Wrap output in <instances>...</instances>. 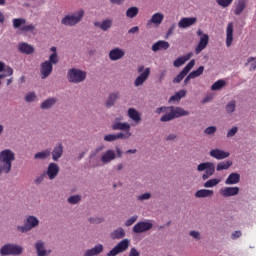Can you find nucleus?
Listing matches in <instances>:
<instances>
[{"instance_id": "obj_26", "label": "nucleus", "mask_w": 256, "mask_h": 256, "mask_svg": "<svg viewBox=\"0 0 256 256\" xmlns=\"http://www.w3.org/2000/svg\"><path fill=\"white\" fill-rule=\"evenodd\" d=\"M126 236V231L122 227H118L110 233V238L113 241H120Z\"/></svg>"}, {"instance_id": "obj_55", "label": "nucleus", "mask_w": 256, "mask_h": 256, "mask_svg": "<svg viewBox=\"0 0 256 256\" xmlns=\"http://www.w3.org/2000/svg\"><path fill=\"white\" fill-rule=\"evenodd\" d=\"M234 0H216L217 4L223 8L229 7Z\"/></svg>"}, {"instance_id": "obj_33", "label": "nucleus", "mask_w": 256, "mask_h": 256, "mask_svg": "<svg viewBox=\"0 0 256 256\" xmlns=\"http://www.w3.org/2000/svg\"><path fill=\"white\" fill-rule=\"evenodd\" d=\"M57 101L58 100L55 97H49L41 103L40 108L42 110H49L57 103Z\"/></svg>"}, {"instance_id": "obj_59", "label": "nucleus", "mask_w": 256, "mask_h": 256, "mask_svg": "<svg viewBox=\"0 0 256 256\" xmlns=\"http://www.w3.org/2000/svg\"><path fill=\"white\" fill-rule=\"evenodd\" d=\"M46 177L45 173L40 174L39 176H37L34 180L35 185H41V183H43L44 179Z\"/></svg>"}, {"instance_id": "obj_20", "label": "nucleus", "mask_w": 256, "mask_h": 256, "mask_svg": "<svg viewBox=\"0 0 256 256\" xmlns=\"http://www.w3.org/2000/svg\"><path fill=\"white\" fill-rule=\"evenodd\" d=\"M125 56V50L115 47L109 51L108 57L111 61L121 60Z\"/></svg>"}, {"instance_id": "obj_7", "label": "nucleus", "mask_w": 256, "mask_h": 256, "mask_svg": "<svg viewBox=\"0 0 256 256\" xmlns=\"http://www.w3.org/2000/svg\"><path fill=\"white\" fill-rule=\"evenodd\" d=\"M12 26L14 29H18L22 33H34L35 25L27 24V20L24 18H15L12 20Z\"/></svg>"}, {"instance_id": "obj_46", "label": "nucleus", "mask_w": 256, "mask_h": 256, "mask_svg": "<svg viewBox=\"0 0 256 256\" xmlns=\"http://www.w3.org/2000/svg\"><path fill=\"white\" fill-rule=\"evenodd\" d=\"M226 85V82L223 79H220L218 81H216L212 86H211V90L212 91H218L221 90L222 88H224Z\"/></svg>"}, {"instance_id": "obj_5", "label": "nucleus", "mask_w": 256, "mask_h": 256, "mask_svg": "<svg viewBox=\"0 0 256 256\" xmlns=\"http://www.w3.org/2000/svg\"><path fill=\"white\" fill-rule=\"evenodd\" d=\"M23 246L15 243H6L0 247L1 256H21L23 255Z\"/></svg>"}, {"instance_id": "obj_15", "label": "nucleus", "mask_w": 256, "mask_h": 256, "mask_svg": "<svg viewBox=\"0 0 256 256\" xmlns=\"http://www.w3.org/2000/svg\"><path fill=\"white\" fill-rule=\"evenodd\" d=\"M210 157L216 159L217 161H223V159H228L230 157V153L228 151L214 148L209 152Z\"/></svg>"}, {"instance_id": "obj_21", "label": "nucleus", "mask_w": 256, "mask_h": 256, "mask_svg": "<svg viewBox=\"0 0 256 256\" xmlns=\"http://www.w3.org/2000/svg\"><path fill=\"white\" fill-rule=\"evenodd\" d=\"M53 71V66L49 62H42L40 64V77L41 79H46L50 76Z\"/></svg>"}, {"instance_id": "obj_23", "label": "nucleus", "mask_w": 256, "mask_h": 256, "mask_svg": "<svg viewBox=\"0 0 256 256\" xmlns=\"http://www.w3.org/2000/svg\"><path fill=\"white\" fill-rule=\"evenodd\" d=\"M197 23L196 17H184L178 23V27L181 29L189 28Z\"/></svg>"}, {"instance_id": "obj_6", "label": "nucleus", "mask_w": 256, "mask_h": 256, "mask_svg": "<svg viewBox=\"0 0 256 256\" xmlns=\"http://www.w3.org/2000/svg\"><path fill=\"white\" fill-rule=\"evenodd\" d=\"M87 73L79 68H71L67 71L66 78L69 83L79 84L86 80Z\"/></svg>"}, {"instance_id": "obj_17", "label": "nucleus", "mask_w": 256, "mask_h": 256, "mask_svg": "<svg viewBox=\"0 0 256 256\" xmlns=\"http://www.w3.org/2000/svg\"><path fill=\"white\" fill-rule=\"evenodd\" d=\"M195 65V60H191L185 68L173 79L174 84L180 83L184 77L189 73V71L194 67Z\"/></svg>"}, {"instance_id": "obj_61", "label": "nucleus", "mask_w": 256, "mask_h": 256, "mask_svg": "<svg viewBox=\"0 0 256 256\" xmlns=\"http://www.w3.org/2000/svg\"><path fill=\"white\" fill-rule=\"evenodd\" d=\"M242 236V232L240 230H236L231 234L232 240H237Z\"/></svg>"}, {"instance_id": "obj_48", "label": "nucleus", "mask_w": 256, "mask_h": 256, "mask_svg": "<svg viewBox=\"0 0 256 256\" xmlns=\"http://www.w3.org/2000/svg\"><path fill=\"white\" fill-rule=\"evenodd\" d=\"M246 66H250L249 70L251 72L255 71L256 70V57H249L247 59V62L245 64Z\"/></svg>"}, {"instance_id": "obj_32", "label": "nucleus", "mask_w": 256, "mask_h": 256, "mask_svg": "<svg viewBox=\"0 0 256 256\" xmlns=\"http://www.w3.org/2000/svg\"><path fill=\"white\" fill-rule=\"evenodd\" d=\"M120 98V93L119 92H113L110 93L106 102H105V106L107 108H111L115 105L116 101Z\"/></svg>"}, {"instance_id": "obj_12", "label": "nucleus", "mask_w": 256, "mask_h": 256, "mask_svg": "<svg viewBox=\"0 0 256 256\" xmlns=\"http://www.w3.org/2000/svg\"><path fill=\"white\" fill-rule=\"evenodd\" d=\"M153 227V223L150 220L139 221L133 226V233L140 235L141 233H146L150 231Z\"/></svg>"}, {"instance_id": "obj_54", "label": "nucleus", "mask_w": 256, "mask_h": 256, "mask_svg": "<svg viewBox=\"0 0 256 256\" xmlns=\"http://www.w3.org/2000/svg\"><path fill=\"white\" fill-rule=\"evenodd\" d=\"M189 235H190L191 238H193L196 241H200L201 238H202L201 233L197 230H191L189 232Z\"/></svg>"}, {"instance_id": "obj_4", "label": "nucleus", "mask_w": 256, "mask_h": 256, "mask_svg": "<svg viewBox=\"0 0 256 256\" xmlns=\"http://www.w3.org/2000/svg\"><path fill=\"white\" fill-rule=\"evenodd\" d=\"M40 221L39 218L35 215H28L24 219V225H19L16 227L18 233H29V231H33V229H37L39 227Z\"/></svg>"}, {"instance_id": "obj_34", "label": "nucleus", "mask_w": 256, "mask_h": 256, "mask_svg": "<svg viewBox=\"0 0 256 256\" xmlns=\"http://www.w3.org/2000/svg\"><path fill=\"white\" fill-rule=\"evenodd\" d=\"M164 20V15L160 12L155 13L148 21L147 25L153 24L158 27Z\"/></svg>"}, {"instance_id": "obj_45", "label": "nucleus", "mask_w": 256, "mask_h": 256, "mask_svg": "<svg viewBox=\"0 0 256 256\" xmlns=\"http://www.w3.org/2000/svg\"><path fill=\"white\" fill-rule=\"evenodd\" d=\"M138 13H139V9L137 7H130L126 11V17L129 19H133L138 15Z\"/></svg>"}, {"instance_id": "obj_10", "label": "nucleus", "mask_w": 256, "mask_h": 256, "mask_svg": "<svg viewBox=\"0 0 256 256\" xmlns=\"http://www.w3.org/2000/svg\"><path fill=\"white\" fill-rule=\"evenodd\" d=\"M138 73L140 75L135 79L134 85L135 87L142 86L144 82L149 78L151 69L150 68H145L143 65L138 67Z\"/></svg>"}, {"instance_id": "obj_25", "label": "nucleus", "mask_w": 256, "mask_h": 256, "mask_svg": "<svg viewBox=\"0 0 256 256\" xmlns=\"http://www.w3.org/2000/svg\"><path fill=\"white\" fill-rule=\"evenodd\" d=\"M18 51L22 54L31 55L35 52V47L26 42H21L18 44Z\"/></svg>"}, {"instance_id": "obj_8", "label": "nucleus", "mask_w": 256, "mask_h": 256, "mask_svg": "<svg viewBox=\"0 0 256 256\" xmlns=\"http://www.w3.org/2000/svg\"><path fill=\"white\" fill-rule=\"evenodd\" d=\"M205 173L202 175V180L207 181L212 175H214L216 169L215 164L213 162H202L197 166V172L198 173Z\"/></svg>"}, {"instance_id": "obj_42", "label": "nucleus", "mask_w": 256, "mask_h": 256, "mask_svg": "<svg viewBox=\"0 0 256 256\" xmlns=\"http://www.w3.org/2000/svg\"><path fill=\"white\" fill-rule=\"evenodd\" d=\"M81 201L82 196L79 194L71 195L67 198V203H69V205H78V203H80Z\"/></svg>"}, {"instance_id": "obj_9", "label": "nucleus", "mask_w": 256, "mask_h": 256, "mask_svg": "<svg viewBox=\"0 0 256 256\" xmlns=\"http://www.w3.org/2000/svg\"><path fill=\"white\" fill-rule=\"evenodd\" d=\"M130 246V240L129 239H123L120 242L117 243V245L112 248L106 256H118L119 254L125 253Z\"/></svg>"}, {"instance_id": "obj_3", "label": "nucleus", "mask_w": 256, "mask_h": 256, "mask_svg": "<svg viewBox=\"0 0 256 256\" xmlns=\"http://www.w3.org/2000/svg\"><path fill=\"white\" fill-rule=\"evenodd\" d=\"M84 15L85 11L83 9L68 13L62 18L61 24L66 27H74L83 20Z\"/></svg>"}, {"instance_id": "obj_29", "label": "nucleus", "mask_w": 256, "mask_h": 256, "mask_svg": "<svg viewBox=\"0 0 256 256\" xmlns=\"http://www.w3.org/2000/svg\"><path fill=\"white\" fill-rule=\"evenodd\" d=\"M128 117L133 120L136 124H139L142 120V114L135 108H129L127 111Z\"/></svg>"}, {"instance_id": "obj_40", "label": "nucleus", "mask_w": 256, "mask_h": 256, "mask_svg": "<svg viewBox=\"0 0 256 256\" xmlns=\"http://www.w3.org/2000/svg\"><path fill=\"white\" fill-rule=\"evenodd\" d=\"M219 183H221L220 178H212L207 180L203 186L205 187V189H212L213 187H217Z\"/></svg>"}, {"instance_id": "obj_63", "label": "nucleus", "mask_w": 256, "mask_h": 256, "mask_svg": "<svg viewBox=\"0 0 256 256\" xmlns=\"http://www.w3.org/2000/svg\"><path fill=\"white\" fill-rule=\"evenodd\" d=\"M128 256H140V252L135 248H131Z\"/></svg>"}, {"instance_id": "obj_50", "label": "nucleus", "mask_w": 256, "mask_h": 256, "mask_svg": "<svg viewBox=\"0 0 256 256\" xmlns=\"http://www.w3.org/2000/svg\"><path fill=\"white\" fill-rule=\"evenodd\" d=\"M216 132H217V127L216 126H209V127L205 128L204 131H203V133L206 136H210V137H213Z\"/></svg>"}, {"instance_id": "obj_24", "label": "nucleus", "mask_w": 256, "mask_h": 256, "mask_svg": "<svg viewBox=\"0 0 256 256\" xmlns=\"http://www.w3.org/2000/svg\"><path fill=\"white\" fill-rule=\"evenodd\" d=\"M104 251V246L102 244H97L90 249L84 251L83 256H99Z\"/></svg>"}, {"instance_id": "obj_43", "label": "nucleus", "mask_w": 256, "mask_h": 256, "mask_svg": "<svg viewBox=\"0 0 256 256\" xmlns=\"http://www.w3.org/2000/svg\"><path fill=\"white\" fill-rule=\"evenodd\" d=\"M236 104H237L236 100H231L225 106V110L229 115L233 114L236 111V107H237Z\"/></svg>"}, {"instance_id": "obj_11", "label": "nucleus", "mask_w": 256, "mask_h": 256, "mask_svg": "<svg viewBox=\"0 0 256 256\" xmlns=\"http://www.w3.org/2000/svg\"><path fill=\"white\" fill-rule=\"evenodd\" d=\"M123 120V116L116 117L111 125V128L114 131L121 130L123 132H131V125L128 122H122Z\"/></svg>"}, {"instance_id": "obj_16", "label": "nucleus", "mask_w": 256, "mask_h": 256, "mask_svg": "<svg viewBox=\"0 0 256 256\" xmlns=\"http://www.w3.org/2000/svg\"><path fill=\"white\" fill-rule=\"evenodd\" d=\"M132 136L131 132H119L117 134H107L104 136V140L106 142H113L116 141L118 139H123L126 140L128 138H130Z\"/></svg>"}, {"instance_id": "obj_38", "label": "nucleus", "mask_w": 256, "mask_h": 256, "mask_svg": "<svg viewBox=\"0 0 256 256\" xmlns=\"http://www.w3.org/2000/svg\"><path fill=\"white\" fill-rule=\"evenodd\" d=\"M50 151L48 149L37 152L36 154H34V159L36 161H45V159L50 157Z\"/></svg>"}, {"instance_id": "obj_35", "label": "nucleus", "mask_w": 256, "mask_h": 256, "mask_svg": "<svg viewBox=\"0 0 256 256\" xmlns=\"http://www.w3.org/2000/svg\"><path fill=\"white\" fill-rule=\"evenodd\" d=\"M170 47V44L167 41H157L155 44L152 46V51L157 52L160 50H167Z\"/></svg>"}, {"instance_id": "obj_47", "label": "nucleus", "mask_w": 256, "mask_h": 256, "mask_svg": "<svg viewBox=\"0 0 256 256\" xmlns=\"http://www.w3.org/2000/svg\"><path fill=\"white\" fill-rule=\"evenodd\" d=\"M24 100L27 102V103H32V102H35L37 101V93L35 92H28L25 97H24Z\"/></svg>"}, {"instance_id": "obj_58", "label": "nucleus", "mask_w": 256, "mask_h": 256, "mask_svg": "<svg viewBox=\"0 0 256 256\" xmlns=\"http://www.w3.org/2000/svg\"><path fill=\"white\" fill-rule=\"evenodd\" d=\"M238 127H236V126H234V127H232L231 129H229L228 130V132H227V138H232V137H234L235 135H236V133L238 132Z\"/></svg>"}, {"instance_id": "obj_37", "label": "nucleus", "mask_w": 256, "mask_h": 256, "mask_svg": "<svg viewBox=\"0 0 256 256\" xmlns=\"http://www.w3.org/2000/svg\"><path fill=\"white\" fill-rule=\"evenodd\" d=\"M232 165L233 162L231 160L219 162L216 166V171H227V169H230Z\"/></svg>"}, {"instance_id": "obj_39", "label": "nucleus", "mask_w": 256, "mask_h": 256, "mask_svg": "<svg viewBox=\"0 0 256 256\" xmlns=\"http://www.w3.org/2000/svg\"><path fill=\"white\" fill-rule=\"evenodd\" d=\"M186 93V90H180L176 92L173 96L170 97L169 103L179 102L181 98H184L186 96Z\"/></svg>"}, {"instance_id": "obj_1", "label": "nucleus", "mask_w": 256, "mask_h": 256, "mask_svg": "<svg viewBox=\"0 0 256 256\" xmlns=\"http://www.w3.org/2000/svg\"><path fill=\"white\" fill-rule=\"evenodd\" d=\"M155 113L159 115L161 113H164V115H162L160 118L161 122H169L176 118L190 115L189 111L184 110L182 107H175V106L158 107L155 110Z\"/></svg>"}, {"instance_id": "obj_22", "label": "nucleus", "mask_w": 256, "mask_h": 256, "mask_svg": "<svg viewBox=\"0 0 256 256\" xmlns=\"http://www.w3.org/2000/svg\"><path fill=\"white\" fill-rule=\"evenodd\" d=\"M64 153V147L62 143H57L50 155H52V161H59Z\"/></svg>"}, {"instance_id": "obj_2", "label": "nucleus", "mask_w": 256, "mask_h": 256, "mask_svg": "<svg viewBox=\"0 0 256 256\" xmlns=\"http://www.w3.org/2000/svg\"><path fill=\"white\" fill-rule=\"evenodd\" d=\"M0 159L2 170L5 175H9L11 173V169L13 168V161H15V152L11 149H4L0 152Z\"/></svg>"}, {"instance_id": "obj_57", "label": "nucleus", "mask_w": 256, "mask_h": 256, "mask_svg": "<svg viewBox=\"0 0 256 256\" xmlns=\"http://www.w3.org/2000/svg\"><path fill=\"white\" fill-rule=\"evenodd\" d=\"M6 73L4 74H0V80L6 77H9L11 75H13V68H11L10 66L6 67V70H4Z\"/></svg>"}, {"instance_id": "obj_30", "label": "nucleus", "mask_w": 256, "mask_h": 256, "mask_svg": "<svg viewBox=\"0 0 256 256\" xmlns=\"http://www.w3.org/2000/svg\"><path fill=\"white\" fill-rule=\"evenodd\" d=\"M208 43H209V36L205 34L200 38V41L197 47L195 48V53L197 55L200 54L207 47Z\"/></svg>"}, {"instance_id": "obj_41", "label": "nucleus", "mask_w": 256, "mask_h": 256, "mask_svg": "<svg viewBox=\"0 0 256 256\" xmlns=\"http://www.w3.org/2000/svg\"><path fill=\"white\" fill-rule=\"evenodd\" d=\"M191 57H192V53H189L185 56L179 57L178 59H176L173 62V65L175 67H180V66L184 65L186 63V61H188Z\"/></svg>"}, {"instance_id": "obj_56", "label": "nucleus", "mask_w": 256, "mask_h": 256, "mask_svg": "<svg viewBox=\"0 0 256 256\" xmlns=\"http://www.w3.org/2000/svg\"><path fill=\"white\" fill-rule=\"evenodd\" d=\"M137 219H138V216H137V215L131 216L130 218H128V219L125 221V227H131V225H133L134 223H136Z\"/></svg>"}, {"instance_id": "obj_49", "label": "nucleus", "mask_w": 256, "mask_h": 256, "mask_svg": "<svg viewBox=\"0 0 256 256\" xmlns=\"http://www.w3.org/2000/svg\"><path fill=\"white\" fill-rule=\"evenodd\" d=\"M152 194L150 192H145L143 194H140L136 197L137 201L140 203H143V201H149L151 199Z\"/></svg>"}, {"instance_id": "obj_60", "label": "nucleus", "mask_w": 256, "mask_h": 256, "mask_svg": "<svg viewBox=\"0 0 256 256\" xmlns=\"http://www.w3.org/2000/svg\"><path fill=\"white\" fill-rule=\"evenodd\" d=\"M175 29H176V24L174 23V24H172V25L170 26V28L168 29L165 38L168 39L171 35H173Z\"/></svg>"}, {"instance_id": "obj_64", "label": "nucleus", "mask_w": 256, "mask_h": 256, "mask_svg": "<svg viewBox=\"0 0 256 256\" xmlns=\"http://www.w3.org/2000/svg\"><path fill=\"white\" fill-rule=\"evenodd\" d=\"M167 74L166 70H161L159 74V81L162 82Z\"/></svg>"}, {"instance_id": "obj_52", "label": "nucleus", "mask_w": 256, "mask_h": 256, "mask_svg": "<svg viewBox=\"0 0 256 256\" xmlns=\"http://www.w3.org/2000/svg\"><path fill=\"white\" fill-rule=\"evenodd\" d=\"M204 72V67L200 66L197 70L192 71L189 75L192 77V79H195L199 76H201Z\"/></svg>"}, {"instance_id": "obj_31", "label": "nucleus", "mask_w": 256, "mask_h": 256, "mask_svg": "<svg viewBox=\"0 0 256 256\" xmlns=\"http://www.w3.org/2000/svg\"><path fill=\"white\" fill-rule=\"evenodd\" d=\"M240 174L232 172L225 180V185H238L240 183Z\"/></svg>"}, {"instance_id": "obj_62", "label": "nucleus", "mask_w": 256, "mask_h": 256, "mask_svg": "<svg viewBox=\"0 0 256 256\" xmlns=\"http://www.w3.org/2000/svg\"><path fill=\"white\" fill-rule=\"evenodd\" d=\"M178 138L176 133H170L166 136L165 140L166 141H174Z\"/></svg>"}, {"instance_id": "obj_53", "label": "nucleus", "mask_w": 256, "mask_h": 256, "mask_svg": "<svg viewBox=\"0 0 256 256\" xmlns=\"http://www.w3.org/2000/svg\"><path fill=\"white\" fill-rule=\"evenodd\" d=\"M59 61L57 53H53L49 56V59L45 62H49L52 66L57 64Z\"/></svg>"}, {"instance_id": "obj_13", "label": "nucleus", "mask_w": 256, "mask_h": 256, "mask_svg": "<svg viewBox=\"0 0 256 256\" xmlns=\"http://www.w3.org/2000/svg\"><path fill=\"white\" fill-rule=\"evenodd\" d=\"M36 256H50L52 250L47 248L46 243L43 240H37L34 244Z\"/></svg>"}, {"instance_id": "obj_51", "label": "nucleus", "mask_w": 256, "mask_h": 256, "mask_svg": "<svg viewBox=\"0 0 256 256\" xmlns=\"http://www.w3.org/2000/svg\"><path fill=\"white\" fill-rule=\"evenodd\" d=\"M88 221L92 225H100V223H103L104 218L103 217L94 216V217L88 218Z\"/></svg>"}, {"instance_id": "obj_28", "label": "nucleus", "mask_w": 256, "mask_h": 256, "mask_svg": "<svg viewBox=\"0 0 256 256\" xmlns=\"http://www.w3.org/2000/svg\"><path fill=\"white\" fill-rule=\"evenodd\" d=\"M213 195H214L213 190L200 189L195 192L194 197H196V199H208V198L213 197Z\"/></svg>"}, {"instance_id": "obj_27", "label": "nucleus", "mask_w": 256, "mask_h": 256, "mask_svg": "<svg viewBox=\"0 0 256 256\" xmlns=\"http://www.w3.org/2000/svg\"><path fill=\"white\" fill-rule=\"evenodd\" d=\"M113 25V20L112 19H104L102 22L96 21L94 22V26L96 28L101 29L102 31L106 32L108 31Z\"/></svg>"}, {"instance_id": "obj_36", "label": "nucleus", "mask_w": 256, "mask_h": 256, "mask_svg": "<svg viewBox=\"0 0 256 256\" xmlns=\"http://www.w3.org/2000/svg\"><path fill=\"white\" fill-rule=\"evenodd\" d=\"M233 31H234V27H233V23H229L227 26V38H226V45L227 47H230L232 45L233 42Z\"/></svg>"}, {"instance_id": "obj_14", "label": "nucleus", "mask_w": 256, "mask_h": 256, "mask_svg": "<svg viewBox=\"0 0 256 256\" xmlns=\"http://www.w3.org/2000/svg\"><path fill=\"white\" fill-rule=\"evenodd\" d=\"M219 193L224 199H228L229 197H236V195H239L240 188L237 186H227L221 188Z\"/></svg>"}, {"instance_id": "obj_19", "label": "nucleus", "mask_w": 256, "mask_h": 256, "mask_svg": "<svg viewBox=\"0 0 256 256\" xmlns=\"http://www.w3.org/2000/svg\"><path fill=\"white\" fill-rule=\"evenodd\" d=\"M60 168L58 164L51 162L48 167L46 174L50 181H53V179H56L57 175H59Z\"/></svg>"}, {"instance_id": "obj_44", "label": "nucleus", "mask_w": 256, "mask_h": 256, "mask_svg": "<svg viewBox=\"0 0 256 256\" xmlns=\"http://www.w3.org/2000/svg\"><path fill=\"white\" fill-rule=\"evenodd\" d=\"M245 8H246V1L245 0H239L237 5H236L234 13L236 15H240L244 11Z\"/></svg>"}, {"instance_id": "obj_18", "label": "nucleus", "mask_w": 256, "mask_h": 256, "mask_svg": "<svg viewBox=\"0 0 256 256\" xmlns=\"http://www.w3.org/2000/svg\"><path fill=\"white\" fill-rule=\"evenodd\" d=\"M115 159H116L115 150L108 149L102 154L100 161L101 163H103V165H109V163H112V161H115Z\"/></svg>"}]
</instances>
